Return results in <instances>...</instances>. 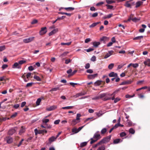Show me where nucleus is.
Wrapping results in <instances>:
<instances>
[{
    "instance_id": "obj_32",
    "label": "nucleus",
    "mask_w": 150,
    "mask_h": 150,
    "mask_svg": "<svg viewBox=\"0 0 150 150\" xmlns=\"http://www.w3.org/2000/svg\"><path fill=\"white\" fill-rule=\"evenodd\" d=\"M33 78L36 79L37 81H41V79L39 76L34 75L33 76Z\"/></svg>"
},
{
    "instance_id": "obj_39",
    "label": "nucleus",
    "mask_w": 150,
    "mask_h": 150,
    "mask_svg": "<svg viewBox=\"0 0 150 150\" xmlns=\"http://www.w3.org/2000/svg\"><path fill=\"white\" fill-rule=\"evenodd\" d=\"M134 94H133L132 96L130 95L129 94H127L125 95V97L126 98H130L134 97Z\"/></svg>"
},
{
    "instance_id": "obj_33",
    "label": "nucleus",
    "mask_w": 150,
    "mask_h": 150,
    "mask_svg": "<svg viewBox=\"0 0 150 150\" xmlns=\"http://www.w3.org/2000/svg\"><path fill=\"white\" fill-rule=\"evenodd\" d=\"M47 131L45 129L41 130L38 131L39 134H41L44 133H47Z\"/></svg>"
},
{
    "instance_id": "obj_28",
    "label": "nucleus",
    "mask_w": 150,
    "mask_h": 150,
    "mask_svg": "<svg viewBox=\"0 0 150 150\" xmlns=\"http://www.w3.org/2000/svg\"><path fill=\"white\" fill-rule=\"evenodd\" d=\"M142 3L140 1H137L136 3V6L135 7L136 8H138L141 5V4Z\"/></svg>"
},
{
    "instance_id": "obj_36",
    "label": "nucleus",
    "mask_w": 150,
    "mask_h": 150,
    "mask_svg": "<svg viewBox=\"0 0 150 150\" xmlns=\"http://www.w3.org/2000/svg\"><path fill=\"white\" fill-rule=\"evenodd\" d=\"M72 132L74 133V134H76L78 133V132L77 129L76 128H74L72 129Z\"/></svg>"
},
{
    "instance_id": "obj_27",
    "label": "nucleus",
    "mask_w": 150,
    "mask_h": 150,
    "mask_svg": "<svg viewBox=\"0 0 150 150\" xmlns=\"http://www.w3.org/2000/svg\"><path fill=\"white\" fill-rule=\"evenodd\" d=\"M102 81H101L98 80L94 83V84L95 86H98L100 85Z\"/></svg>"
},
{
    "instance_id": "obj_59",
    "label": "nucleus",
    "mask_w": 150,
    "mask_h": 150,
    "mask_svg": "<svg viewBox=\"0 0 150 150\" xmlns=\"http://www.w3.org/2000/svg\"><path fill=\"white\" fill-rule=\"evenodd\" d=\"M38 22V20L36 19H35L33 20L31 22V24H34L37 23Z\"/></svg>"
},
{
    "instance_id": "obj_26",
    "label": "nucleus",
    "mask_w": 150,
    "mask_h": 150,
    "mask_svg": "<svg viewBox=\"0 0 150 150\" xmlns=\"http://www.w3.org/2000/svg\"><path fill=\"white\" fill-rule=\"evenodd\" d=\"M143 38V36H140L136 37L134 38H133V40H140L141 39H142Z\"/></svg>"
},
{
    "instance_id": "obj_3",
    "label": "nucleus",
    "mask_w": 150,
    "mask_h": 150,
    "mask_svg": "<svg viewBox=\"0 0 150 150\" xmlns=\"http://www.w3.org/2000/svg\"><path fill=\"white\" fill-rule=\"evenodd\" d=\"M16 128L15 127L10 129L8 131V134L10 135H13L16 131Z\"/></svg>"
},
{
    "instance_id": "obj_22",
    "label": "nucleus",
    "mask_w": 150,
    "mask_h": 150,
    "mask_svg": "<svg viewBox=\"0 0 150 150\" xmlns=\"http://www.w3.org/2000/svg\"><path fill=\"white\" fill-rule=\"evenodd\" d=\"M88 142H85L81 143L80 144V147H84L86 145Z\"/></svg>"
},
{
    "instance_id": "obj_37",
    "label": "nucleus",
    "mask_w": 150,
    "mask_h": 150,
    "mask_svg": "<svg viewBox=\"0 0 150 150\" xmlns=\"http://www.w3.org/2000/svg\"><path fill=\"white\" fill-rule=\"evenodd\" d=\"M114 64L113 63H111L108 66V68L110 69H111L113 67Z\"/></svg>"
},
{
    "instance_id": "obj_48",
    "label": "nucleus",
    "mask_w": 150,
    "mask_h": 150,
    "mask_svg": "<svg viewBox=\"0 0 150 150\" xmlns=\"http://www.w3.org/2000/svg\"><path fill=\"white\" fill-rule=\"evenodd\" d=\"M132 66L134 68H136L139 66V64L138 63H132Z\"/></svg>"
},
{
    "instance_id": "obj_17",
    "label": "nucleus",
    "mask_w": 150,
    "mask_h": 150,
    "mask_svg": "<svg viewBox=\"0 0 150 150\" xmlns=\"http://www.w3.org/2000/svg\"><path fill=\"white\" fill-rule=\"evenodd\" d=\"M100 44V43L99 42H94L93 43V47H97Z\"/></svg>"
},
{
    "instance_id": "obj_44",
    "label": "nucleus",
    "mask_w": 150,
    "mask_h": 150,
    "mask_svg": "<svg viewBox=\"0 0 150 150\" xmlns=\"http://www.w3.org/2000/svg\"><path fill=\"white\" fill-rule=\"evenodd\" d=\"M6 48L5 45H3L0 46V52L2 51L5 50Z\"/></svg>"
},
{
    "instance_id": "obj_19",
    "label": "nucleus",
    "mask_w": 150,
    "mask_h": 150,
    "mask_svg": "<svg viewBox=\"0 0 150 150\" xmlns=\"http://www.w3.org/2000/svg\"><path fill=\"white\" fill-rule=\"evenodd\" d=\"M122 141V140L120 141V139H115L113 142V144H115L120 143Z\"/></svg>"
},
{
    "instance_id": "obj_60",
    "label": "nucleus",
    "mask_w": 150,
    "mask_h": 150,
    "mask_svg": "<svg viewBox=\"0 0 150 150\" xmlns=\"http://www.w3.org/2000/svg\"><path fill=\"white\" fill-rule=\"evenodd\" d=\"M28 70L30 71H32L34 69V67L32 66H29L28 67Z\"/></svg>"
},
{
    "instance_id": "obj_10",
    "label": "nucleus",
    "mask_w": 150,
    "mask_h": 150,
    "mask_svg": "<svg viewBox=\"0 0 150 150\" xmlns=\"http://www.w3.org/2000/svg\"><path fill=\"white\" fill-rule=\"evenodd\" d=\"M93 137L94 139H95L97 141L98 140L100 139L101 138V137L100 134L95 133L94 134Z\"/></svg>"
},
{
    "instance_id": "obj_50",
    "label": "nucleus",
    "mask_w": 150,
    "mask_h": 150,
    "mask_svg": "<svg viewBox=\"0 0 150 150\" xmlns=\"http://www.w3.org/2000/svg\"><path fill=\"white\" fill-rule=\"evenodd\" d=\"M68 52H64L62 54H61L60 57H63L65 56L68 53Z\"/></svg>"
},
{
    "instance_id": "obj_31",
    "label": "nucleus",
    "mask_w": 150,
    "mask_h": 150,
    "mask_svg": "<svg viewBox=\"0 0 150 150\" xmlns=\"http://www.w3.org/2000/svg\"><path fill=\"white\" fill-rule=\"evenodd\" d=\"M41 101V99L40 98H38L37 99L36 103L37 105H39Z\"/></svg>"
},
{
    "instance_id": "obj_41",
    "label": "nucleus",
    "mask_w": 150,
    "mask_h": 150,
    "mask_svg": "<svg viewBox=\"0 0 150 150\" xmlns=\"http://www.w3.org/2000/svg\"><path fill=\"white\" fill-rule=\"evenodd\" d=\"M100 98H101V94L99 96H97L95 97L94 98H92L93 100H96L99 99Z\"/></svg>"
},
{
    "instance_id": "obj_20",
    "label": "nucleus",
    "mask_w": 150,
    "mask_h": 150,
    "mask_svg": "<svg viewBox=\"0 0 150 150\" xmlns=\"http://www.w3.org/2000/svg\"><path fill=\"white\" fill-rule=\"evenodd\" d=\"M62 8H64V9H65L68 11H73L75 9L73 7Z\"/></svg>"
},
{
    "instance_id": "obj_38",
    "label": "nucleus",
    "mask_w": 150,
    "mask_h": 150,
    "mask_svg": "<svg viewBox=\"0 0 150 150\" xmlns=\"http://www.w3.org/2000/svg\"><path fill=\"white\" fill-rule=\"evenodd\" d=\"M81 116V115L79 113H77L76 115V120H78L79 121H80V117Z\"/></svg>"
},
{
    "instance_id": "obj_4",
    "label": "nucleus",
    "mask_w": 150,
    "mask_h": 150,
    "mask_svg": "<svg viewBox=\"0 0 150 150\" xmlns=\"http://www.w3.org/2000/svg\"><path fill=\"white\" fill-rule=\"evenodd\" d=\"M34 37H30L23 39V42L25 43H28L33 41L34 38Z\"/></svg>"
},
{
    "instance_id": "obj_47",
    "label": "nucleus",
    "mask_w": 150,
    "mask_h": 150,
    "mask_svg": "<svg viewBox=\"0 0 150 150\" xmlns=\"http://www.w3.org/2000/svg\"><path fill=\"white\" fill-rule=\"evenodd\" d=\"M126 135V133L124 132H122L120 134V136L121 137H124Z\"/></svg>"
},
{
    "instance_id": "obj_5",
    "label": "nucleus",
    "mask_w": 150,
    "mask_h": 150,
    "mask_svg": "<svg viewBox=\"0 0 150 150\" xmlns=\"http://www.w3.org/2000/svg\"><path fill=\"white\" fill-rule=\"evenodd\" d=\"M47 32V28L45 27L41 28V30L39 32V34L40 35H43L45 34Z\"/></svg>"
},
{
    "instance_id": "obj_46",
    "label": "nucleus",
    "mask_w": 150,
    "mask_h": 150,
    "mask_svg": "<svg viewBox=\"0 0 150 150\" xmlns=\"http://www.w3.org/2000/svg\"><path fill=\"white\" fill-rule=\"evenodd\" d=\"M105 6L107 7V9H112L113 8V6L111 5H109L108 4L105 5Z\"/></svg>"
},
{
    "instance_id": "obj_18",
    "label": "nucleus",
    "mask_w": 150,
    "mask_h": 150,
    "mask_svg": "<svg viewBox=\"0 0 150 150\" xmlns=\"http://www.w3.org/2000/svg\"><path fill=\"white\" fill-rule=\"evenodd\" d=\"M25 131V128L23 126L21 127V129L19 131V134H21L23 133Z\"/></svg>"
},
{
    "instance_id": "obj_42",
    "label": "nucleus",
    "mask_w": 150,
    "mask_h": 150,
    "mask_svg": "<svg viewBox=\"0 0 150 150\" xmlns=\"http://www.w3.org/2000/svg\"><path fill=\"white\" fill-rule=\"evenodd\" d=\"M107 132V129L106 128H104L102 129L101 131V134H104Z\"/></svg>"
},
{
    "instance_id": "obj_64",
    "label": "nucleus",
    "mask_w": 150,
    "mask_h": 150,
    "mask_svg": "<svg viewBox=\"0 0 150 150\" xmlns=\"http://www.w3.org/2000/svg\"><path fill=\"white\" fill-rule=\"evenodd\" d=\"M90 67V64L89 63H88L86 64L85 68L86 69H88Z\"/></svg>"
},
{
    "instance_id": "obj_58",
    "label": "nucleus",
    "mask_w": 150,
    "mask_h": 150,
    "mask_svg": "<svg viewBox=\"0 0 150 150\" xmlns=\"http://www.w3.org/2000/svg\"><path fill=\"white\" fill-rule=\"evenodd\" d=\"M9 119V118H8L4 117L2 119H0V121H4L6 120H8Z\"/></svg>"
},
{
    "instance_id": "obj_51",
    "label": "nucleus",
    "mask_w": 150,
    "mask_h": 150,
    "mask_svg": "<svg viewBox=\"0 0 150 150\" xmlns=\"http://www.w3.org/2000/svg\"><path fill=\"white\" fill-rule=\"evenodd\" d=\"M147 88V86H144V87H141L140 88H138V89H137V91H139V90H140L142 89H146V88Z\"/></svg>"
},
{
    "instance_id": "obj_55",
    "label": "nucleus",
    "mask_w": 150,
    "mask_h": 150,
    "mask_svg": "<svg viewBox=\"0 0 150 150\" xmlns=\"http://www.w3.org/2000/svg\"><path fill=\"white\" fill-rule=\"evenodd\" d=\"M33 83H34L33 82L28 83L27 84L26 87H29L31 86H32V85H33Z\"/></svg>"
},
{
    "instance_id": "obj_45",
    "label": "nucleus",
    "mask_w": 150,
    "mask_h": 150,
    "mask_svg": "<svg viewBox=\"0 0 150 150\" xmlns=\"http://www.w3.org/2000/svg\"><path fill=\"white\" fill-rule=\"evenodd\" d=\"M26 62V61L25 60H21L19 61L18 62V63L19 65H22V64H23L24 63H25Z\"/></svg>"
},
{
    "instance_id": "obj_23",
    "label": "nucleus",
    "mask_w": 150,
    "mask_h": 150,
    "mask_svg": "<svg viewBox=\"0 0 150 150\" xmlns=\"http://www.w3.org/2000/svg\"><path fill=\"white\" fill-rule=\"evenodd\" d=\"M115 95L114 96V103H116L121 100V98L119 97H117L115 98Z\"/></svg>"
},
{
    "instance_id": "obj_13",
    "label": "nucleus",
    "mask_w": 150,
    "mask_h": 150,
    "mask_svg": "<svg viewBox=\"0 0 150 150\" xmlns=\"http://www.w3.org/2000/svg\"><path fill=\"white\" fill-rule=\"evenodd\" d=\"M97 75V74H94L89 75L88 76V77L89 79H93L95 78Z\"/></svg>"
},
{
    "instance_id": "obj_61",
    "label": "nucleus",
    "mask_w": 150,
    "mask_h": 150,
    "mask_svg": "<svg viewBox=\"0 0 150 150\" xmlns=\"http://www.w3.org/2000/svg\"><path fill=\"white\" fill-rule=\"evenodd\" d=\"M91 60L93 62H95L96 60V57L95 56H93L91 58Z\"/></svg>"
},
{
    "instance_id": "obj_25",
    "label": "nucleus",
    "mask_w": 150,
    "mask_h": 150,
    "mask_svg": "<svg viewBox=\"0 0 150 150\" xmlns=\"http://www.w3.org/2000/svg\"><path fill=\"white\" fill-rule=\"evenodd\" d=\"M144 63L145 65H147L148 66H150V59H147L146 61L144 62Z\"/></svg>"
},
{
    "instance_id": "obj_24",
    "label": "nucleus",
    "mask_w": 150,
    "mask_h": 150,
    "mask_svg": "<svg viewBox=\"0 0 150 150\" xmlns=\"http://www.w3.org/2000/svg\"><path fill=\"white\" fill-rule=\"evenodd\" d=\"M130 1H126L125 4V6L127 7L131 8V4L129 3V2Z\"/></svg>"
},
{
    "instance_id": "obj_14",
    "label": "nucleus",
    "mask_w": 150,
    "mask_h": 150,
    "mask_svg": "<svg viewBox=\"0 0 150 150\" xmlns=\"http://www.w3.org/2000/svg\"><path fill=\"white\" fill-rule=\"evenodd\" d=\"M109 76L110 77H117V74L116 73H115L113 72H112L109 74Z\"/></svg>"
},
{
    "instance_id": "obj_8",
    "label": "nucleus",
    "mask_w": 150,
    "mask_h": 150,
    "mask_svg": "<svg viewBox=\"0 0 150 150\" xmlns=\"http://www.w3.org/2000/svg\"><path fill=\"white\" fill-rule=\"evenodd\" d=\"M57 108V106L55 105H53L50 106V107L47 108L46 110L48 111H51L54 110L56 109Z\"/></svg>"
},
{
    "instance_id": "obj_56",
    "label": "nucleus",
    "mask_w": 150,
    "mask_h": 150,
    "mask_svg": "<svg viewBox=\"0 0 150 150\" xmlns=\"http://www.w3.org/2000/svg\"><path fill=\"white\" fill-rule=\"evenodd\" d=\"M59 88L58 87H55L52 88L50 90V91H56L59 90Z\"/></svg>"
},
{
    "instance_id": "obj_11",
    "label": "nucleus",
    "mask_w": 150,
    "mask_h": 150,
    "mask_svg": "<svg viewBox=\"0 0 150 150\" xmlns=\"http://www.w3.org/2000/svg\"><path fill=\"white\" fill-rule=\"evenodd\" d=\"M57 139L56 137L54 136H52L49 138L48 139L49 142L50 144H51L52 142L54 141Z\"/></svg>"
},
{
    "instance_id": "obj_49",
    "label": "nucleus",
    "mask_w": 150,
    "mask_h": 150,
    "mask_svg": "<svg viewBox=\"0 0 150 150\" xmlns=\"http://www.w3.org/2000/svg\"><path fill=\"white\" fill-rule=\"evenodd\" d=\"M71 42H69L67 43L62 42L61 43V45H69L71 44Z\"/></svg>"
},
{
    "instance_id": "obj_16",
    "label": "nucleus",
    "mask_w": 150,
    "mask_h": 150,
    "mask_svg": "<svg viewBox=\"0 0 150 150\" xmlns=\"http://www.w3.org/2000/svg\"><path fill=\"white\" fill-rule=\"evenodd\" d=\"M86 92L83 91L82 92H81L80 93H78L77 94L75 95V97H77L80 96H82L84 95H85L86 94Z\"/></svg>"
},
{
    "instance_id": "obj_57",
    "label": "nucleus",
    "mask_w": 150,
    "mask_h": 150,
    "mask_svg": "<svg viewBox=\"0 0 150 150\" xmlns=\"http://www.w3.org/2000/svg\"><path fill=\"white\" fill-rule=\"evenodd\" d=\"M93 50H94V49L91 48H89L88 49L86 50V51L87 52H89L91 51H92Z\"/></svg>"
},
{
    "instance_id": "obj_15",
    "label": "nucleus",
    "mask_w": 150,
    "mask_h": 150,
    "mask_svg": "<svg viewBox=\"0 0 150 150\" xmlns=\"http://www.w3.org/2000/svg\"><path fill=\"white\" fill-rule=\"evenodd\" d=\"M58 28H56L54 29L49 33V35L50 36L52 35L53 34L57 33L58 31Z\"/></svg>"
},
{
    "instance_id": "obj_29",
    "label": "nucleus",
    "mask_w": 150,
    "mask_h": 150,
    "mask_svg": "<svg viewBox=\"0 0 150 150\" xmlns=\"http://www.w3.org/2000/svg\"><path fill=\"white\" fill-rule=\"evenodd\" d=\"M105 146L104 145H102L99 147L97 150H105Z\"/></svg>"
},
{
    "instance_id": "obj_40",
    "label": "nucleus",
    "mask_w": 150,
    "mask_h": 150,
    "mask_svg": "<svg viewBox=\"0 0 150 150\" xmlns=\"http://www.w3.org/2000/svg\"><path fill=\"white\" fill-rule=\"evenodd\" d=\"M106 3L108 4H110L115 2V1L112 0H106Z\"/></svg>"
},
{
    "instance_id": "obj_53",
    "label": "nucleus",
    "mask_w": 150,
    "mask_h": 150,
    "mask_svg": "<svg viewBox=\"0 0 150 150\" xmlns=\"http://www.w3.org/2000/svg\"><path fill=\"white\" fill-rule=\"evenodd\" d=\"M98 16V13L96 12L94 13L91 15V17L94 18L97 17Z\"/></svg>"
},
{
    "instance_id": "obj_62",
    "label": "nucleus",
    "mask_w": 150,
    "mask_h": 150,
    "mask_svg": "<svg viewBox=\"0 0 150 150\" xmlns=\"http://www.w3.org/2000/svg\"><path fill=\"white\" fill-rule=\"evenodd\" d=\"M71 61V60L70 59H67L65 60V63L66 64H69L70 62Z\"/></svg>"
},
{
    "instance_id": "obj_21",
    "label": "nucleus",
    "mask_w": 150,
    "mask_h": 150,
    "mask_svg": "<svg viewBox=\"0 0 150 150\" xmlns=\"http://www.w3.org/2000/svg\"><path fill=\"white\" fill-rule=\"evenodd\" d=\"M100 23V22L93 23L91 25L89 26V27L90 28L94 27L96 26L97 25L99 24Z\"/></svg>"
},
{
    "instance_id": "obj_12",
    "label": "nucleus",
    "mask_w": 150,
    "mask_h": 150,
    "mask_svg": "<svg viewBox=\"0 0 150 150\" xmlns=\"http://www.w3.org/2000/svg\"><path fill=\"white\" fill-rule=\"evenodd\" d=\"M12 67L13 68H17L18 69H20L21 68V67L19 65L18 63L15 62L13 64Z\"/></svg>"
},
{
    "instance_id": "obj_43",
    "label": "nucleus",
    "mask_w": 150,
    "mask_h": 150,
    "mask_svg": "<svg viewBox=\"0 0 150 150\" xmlns=\"http://www.w3.org/2000/svg\"><path fill=\"white\" fill-rule=\"evenodd\" d=\"M91 142H90V144H92L93 143L95 142L96 141H97V140H96V139H93V137L92 138H91Z\"/></svg>"
},
{
    "instance_id": "obj_35",
    "label": "nucleus",
    "mask_w": 150,
    "mask_h": 150,
    "mask_svg": "<svg viewBox=\"0 0 150 150\" xmlns=\"http://www.w3.org/2000/svg\"><path fill=\"white\" fill-rule=\"evenodd\" d=\"M129 132L130 133L133 134L135 133V130L132 128H131L129 129Z\"/></svg>"
},
{
    "instance_id": "obj_52",
    "label": "nucleus",
    "mask_w": 150,
    "mask_h": 150,
    "mask_svg": "<svg viewBox=\"0 0 150 150\" xmlns=\"http://www.w3.org/2000/svg\"><path fill=\"white\" fill-rule=\"evenodd\" d=\"M17 115V113L15 112L11 115L10 117L11 118H13L15 117Z\"/></svg>"
},
{
    "instance_id": "obj_63",
    "label": "nucleus",
    "mask_w": 150,
    "mask_h": 150,
    "mask_svg": "<svg viewBox=\"0 0 150 150\" xmlns=\"http://www.w3.org/2000/svg\"><path fill=\"white\" fill-rule=\"evenodd\" d=\"M60 120H56L54 122V124L55 125H57L59 123Z\"/></svg>"
},
{
    "instance_id": "obj_30",
    "label": "nucleus",
    "mask_w": 150,
    "mask_h": 150,
    "mask_svg": "<svg viewBox=\"0 0 150 150\" xmlns=\"http://www.w3.org/2000/svg\"><path fill=\"white\" fill-rule=\"evenodd\" d=\"M108 38L107 37L103 36L100 38V40L101 41H105L107 40H108Z\"/></svg>"
},
{
    "instance_id": "obj_7",
    "label": "nucleus",
    "mask_w": 150,
    "mask_h": 150,
    "mask_svg": "<svg viewBox=\"0 0 150 150\" xmlns=\"http://www.w3.org/2000/svg\"><path fill=\"white\" fill-rule=\"evenodd\" d=\"M80 122V121H79L75 119L72 120L70 123L71 125L74 126Z\"/></svg>"
},
{
    "instance_id": "obj_9",
    "label": "nucleus",
    "mask_w": 150,
    "mask_h": 150,
    "mask_svg": "<svg viewBox=\"0 0 150 150\" xmlns=\"http://www.w3.org/2000/svg\"><path fill=\"white\" fill-rule=\"evenodd\" d=\"M114 52V51L113 50L109 51L105 55V56L104 58L106 59L110 56Z\"/></svg>"
},
{
    "instance_id": "obj_6",
    "label": "nucleus",
    "mask_w": 150,
    "mask_h": 150,
    "mask_svg": "<svg viewBox=\"0 0 150 150\" xmlns=\"http://www.w3.org/2000/svg\"><path fill=\"white\" fill-rule=\"evenodd\" d=\"M6 139L7 143L8 144H11L12 143L13 141V138L9 136H7L6 137Z\"/></svg>"
},
{
    "instance_id": "obj_54",
    "label": "nucleus",
    "mask_w": 150,
    "mask_h": 150,
    "mask_svg": "<svg viewBox=\"0 0 150 150\" xmlns=\"http://www.w3.org/2000/svg\"><path fill=\"white\" fill-rule=\"evenodd\" d=\"M8 67V65L6 64H4L2 65L1 67V68L3 69H4L7 68Z\"/></svg>"
},
{
    "instance_id": "obj_34",
    "label": "nucleus",
    "mask_w": 150,
    "mask_h": 150,
    "mask_svg": "<svg viewBox=\"0 0 150 150\" xmlns=\"http://www.w3.org/2000/svg\"><path fill=\"white\" fill-rule=\"evenodd\" d=\"M73 107V106H69L63 107L62 108L63 109H71Z\"/></svg>"
},
{
    "instance_id": "obj_2",
    "label": "nucleus",
    "mask_w": 150,
    "mask_h": 150,
    "mask_svg": "<svg viewBox=\"0 0 150 150\" xmlns=\"http://www.w3.org/2000/svg\"><path fill=\"white\" fill-rule=\"evenodd\" d=\"M111 137V135H110L108 136L103 138L100 141V142L102 144L106 143L108 142L110 140Z\"/></svg>"
},
{
    "instance_id": "obj_1",
    "label": "nucleus",
    "mask_w": 150,
    "mask_h": 150,
    "mask_svg": "<svg viewBox=\"0 0 150 150\" xmlns=\"http://www.w3.org/2000/svg\"><path fill=\"white\" fill-rule=\"evenodd\" d=\"M117 93L116 91H114L112 94L108 93H104L101 94V98H102V100L105 101L110 100H113L114 96Z\"/></svg>"
}]
</instances>
